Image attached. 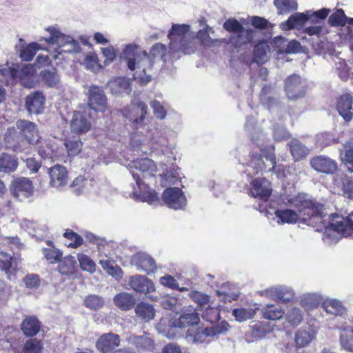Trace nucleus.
<instances>
[{
    "label": "nucleus",
    "mask_w": 353,
    "mask_h": 353,
    "mask_svg": "<svg viewBox=\"0 0 353 353\" xmlns=\"http://www.w3.org/2000/svg\"><path fill=\"white\" fill-rule=\"evenodd\" d=\"M227 328L224 326H212L208 327H190L186 334L187 340L192 343H208L209 338L215 336Z\"/></svg>",
    "instance_id": "nucleus-8"
},
{
    "label": "nucleus",
    "mask_w": 353,
    "mask_h": 353,
    "mask_svg": "<svg viewBox=\"0 0 353 353\" xmlns=\"http://www.w3.org/2000/svg\"><path fill=\"white\" fill-rule=\"evenodd\" d=\"M41 75L43 82L48 87H56L60 83V77L55 70H43Z\"/></svg>",
    "instance_id": "nucleus-47"
},
{
    "label": "nucleus",
    "mask_w": 353,
    "mask_h": 353,
    "mask_svg": "<svg viewBox=\"0 0 353 353\" xmlns=\"http://www.w3.org/2000/svg\"><path fill=\"white\" fill-rule=\"evenodd\" d=\"M274 146L268 152L261 150V154H253L248 163L245 172L248 176H253L262 171L276 170V159L273 150Z\"/></svg>",
    "instance_id": "nucleus-7"
},
{
    "label": "nucleus",
    "mask_w": 353,
    "mask_h": 353,
    "mask_svg": "<svg viewBox=\"0 0 353 353\" xmlns=\"http://www.w3.org/2000/svg\"><path fill=\"white\" fill-rule=\"evenodd\" d=\"M129 285L134 291L147 294L155 291L156 288L153 281L142 275H134L130 278Z\"/></svg>",
    "instance_id": "nucleus-20"
},
{
    "label": "nucleus",
    "mask_w": 353,
    "mask_h": 353,
    "mask_svg": "<svg viewBox=\"0 0 353 353\" xmlns=\"http://www.w3.org/2000/svg\"><path fill=\"white\" fill-rule=\"evenodd\" d=\"M340 341L341 346L345 350L353 352V329L343 330L340 335Z\"/></svg>",
    "instance_id": "nucleus-49"
},
{
    "label": "nucleus",
    "mask_w": 353,
    "mask_h": 353,
    "mask_svg": "<svg viewBox=\"0 0 353 353\" xmlns=\"http://www.w3.org/2000/svg\"><path fill=\"white\" fill-rule=\"evenodd\" d=\"M270 47L265 42L259 43L254 50V61L258 64H263L267 61L270 52Z\"/></svg>",
    "instance_id": "nucleus-42"
},
{
    "label": "nucleus",
    "mask_w": 353,
    "mask_h": 353,
    "mask_svg": "<svg viewBox=\"0 0 353 353\" xmlns=\"http://www.w3.org/2000/svg\"><path fill=\"white\" fill-rule=\"evenodd\" d=\"M76 263L75 258L72 256H67L61 261L58 267L59 271L62 274H68L74 270Z\"/></svg>",
    "instance_id": "nucleus-56"
},
{
    "label": "nucleus",
    "mask_w": 353,
    "mask_h": 353,
    "mask_svg": "<svg viewBox=\"0 0 353 353\" xmlns=\"http://www.w3.org/2000/svg\"><path fill=\"white\" fill-rule=\"evenodd\" d=\"M321 307L327 314L335 316L342 315L345 311L341 302L336 299H326L322 303Z\"/></svg>",
    "instance_id": "nucleus-38"
},
{
    "label": "nucleus",
    "mask_w": 353,
    "mask_h": 353,
    "mask_svg": "<svg viewBox=\"0 0 353 353\" xmlns=\"http://www.w3.org/2000/svg\"><path fill=\"white\" fill-rule=\"evenodd\" d=\"M291 154L295 161H299L309 153L308 148L298 139H293L289 143Z\"/></svg>",
    "instance_id": "nucleus-40"
},
{
    "label": "nucleus",
    "mask_w": 353,
    "mask_h": 353,
    "mask_svg": "<svg viewBox=\"0 0 353 353\" xmlns=\"http://www.w3.org/2000/svg\"><path fill=\"white\" fill-rule=\"evenodd\" d=\"M121 58L125 60L130 70H135L134 79L143 83L151 81V71L154 65L148 53L136 44H128L123 49Z\"/></svg>",
    "instance_id": "nucleus-3"
},
{
    "label": "nucleus",
    "mask_w": 353,
    "mask_h": 353,
    "mask_svg": "<svg viewBox=\"0 0 353 353\" xmlns=\"http://www.w3.org/2000/svg\"><path fill=\"white\" fill-rule=\"evenodd\" d=\"M328 21L332 26H341L344 28L347 23V17L345 14L343 10L339 9L330 15Z\"/></svg>",
    "instance_id": "nucleus-52"
},
{
    "label": "nucleus",
    "mask_w": 353,
    "mask_h": 353,
    "mask_svg": "<svg viewBox=\"0 0 353 353\" xmlns=\"http://www.w3.org/2000/svg\"><path fill=\"white\" fill-rule=\"evenodd\" d=\"M48 174L50 178V185L52 187L59 188L66 185L68 172L65 167L56 165L48 169Z\"/></svg>",
    "instance_id": "nucleus-23"
},
{
    "label": "nucleus",
    "mask_w": 353,
    "mask_h": 353,
    "mask_svg": "<svg viewBox=\"0 0 353 353\" xmlns=\"http://www.w3.org/2000/svg\"><path fill=\"white\" fill-rule=\"evenodd\" d=\"M41 49L37 43H30L28 45H22L19 50L20 57L23 61H28L32 59L36 52Z\"/></svg>",
    "instance_id": "nucleus-45"
},
{
    "label": "nucleus",
    "mask_w": 353,
    "mask_h": 353,
    "mask_svg": "<svg viewBox=\"0 0 353 353\" xmlns=\"http://www.w3.org/2000/svg\"><path fill=\"white\" fill-rule=\"evenodd\" d=\"M344 153L341 151V159L347 170L353 173V139L347 141L344 145Z\"/></svg>",
    "instance_id": "nucleus-36"
},
{
    "label": "nucleus",
    "mask_w": 353,
    "mask_h": 353,
    "mask_svg": "<svg viewBox=\"0 0 353 353\" xmlns=\"http://www.w3.org/2000/svg\"><path fill=\"white\" fill-rule=\"evenodd\" d=\"M99 264L106 272L114 277H122L123 271L121 268L115 263V261L107 255L100 254Z\"/></svg>",
    "instance_id": "nucleus-27"
},
{
    "label": "nucleus",
    "mask_w": 353,
    "mask_h": 353,
    "mask_svg": "<svg viewBox=\"0 0 353 353\" xmlns=\"http://www.w3.org/2000/svg\"><path fill=\"white\" fill-rule=\"evenodd\" d=\"M295 296L292 288L288 286L279 285V301L288 303L291 301Z\"/></svg>",
    "instance_id": "nucleus-57"
},
{
    "label": "nucleus",
    "mask_w": 353,
    "mask_h": 353,
    "mask_svg": "<svg viewBox=\"0 0 353 353\" xmlns=\"http://www.w3.org/2000/svg\"><path fill=\"white\" fill-rule=\"evenodd\" d=\"M33 185L32 181L25 177H19L12 182L11 191L16 197L28 198L33 193Z\"/></svg>",
    "instance_id": "nucleus-19"
},
{
    "label": "nucleus",
    "mask_w": 353,
    "mask_h": 353,
    "mask_svg": "<svg viewBox=\"0 0 353 353\" xmlns=\"http://www.w3.org/2000/svg\"><path fill=\"white\" fill-rule=\"evenodd\" d=\"M285 88L288 98L296 100L305 95L307 83L299 76L292 75L286 79Z\"/></svg>",
    "instance_id": "nucleus-13"
},
{
    "label": "nucleus",
    "mask_w": 353,
    "mask_h": 353,
    "mask_svg": "<svg viewBox=\"0 0 353 353\" xmlns=\"http://www.w3.org/2000/svg\"><path fill=\"white\" fill-rule=\"evenodd\" d=\"M120 337L118 334L110 332L102 334L96 342L97 349L103 353H112L119 346Z\"/></svg>",
    "instance_id": "nucleus-17"
},
{
    "label": "nucleus",
    "mask_w": 353,
    "mask_h": 353,
    "mask_svg": "<svg viewBox=\"0 0 353 353\" xmlns=\"http://www.w3.org/2000/svg\"><path fill=\"white\" fill-rule=\"evenodd\" d=\"M129 166L139 189L132 192L133 197L137 201L147 202L150 205L158 203L159 200L157 193L151 190L141 179H152L155 174L160 171L152 159L143 158L132 161Z\"/></svg>",
    "instance_id": "nucleus-2"
},
{
    "label": "nucleus",
    "mask_w": 353,
    "mask_h": 353,
    "mask_svg": "<svg viewBox=\"0 0 353 353\" xmlns=\"http://www.w3.org/2000/svg\"><path fill=\"white\" fill-rule=\"evenodd\" d=\"M84 64L87 69L96 72L101 68L97 55L94 53L88 54L84 60Z\"/></svg>",
    "instance_id": "nucleus-58"
},
{
    "label": "nucleus",
    "mask_w": 353,
    "mask_h": 353,
    "mask_svg": "<svg viewBox=\"0 0 353 353\" xmlns=\"http://www.w3.org/2000/svg\"><path fill=\"white\" fill-rule=\"evenodd\" d=\"M132 264L137 267V270L149 274L157 270L155 261L148 254L139 252L134 254L131 259Z\"/></svg>",
    "instance_id": "nucleus-16"
},
{
    "label": "nucleus",
    "mask_w": 353,
    "mask_h": 353,
    "mask_svg": "<svg viewBox=\"0 0 353 353\" xmlns=\"http://www.w3.org/2000/svg\"><path fill=\"white\" fill-rule=\"evenodd\" d=\"M65 147L69 156L75 157L78 155L82 150V142L79 139H69L65 141Z\"/></svg>",
    "instance_id": "nucleus-51"
},
{
    "label": "nucleus",
    "mask_w": 353,
    "mask_h": 353,
    "mask_svg": "<svg viewBox=\"0 0 353 353\" xmlns=\"http://www.w3.org/2000/svg\"><path fill=\"white\" fill-rule=\"evenodd\" d=\"M17 80L26 88H32L37 82L36 70L31 64H27L21 68L17 70Z\"/></svg>",
    "instance_id": "nucleus-22"
},
{
    "label": "nucleus",
    "mask_w": 353,
    "mask_h": 353,
    "mask_svg": "<svg viewBox=\"0 0 353 353\" xmlns=\"http://www.w3.org/2000/svg\"><path fill=\"white\" fill-rule=\"evenodd\" d=\"M162 199L168 208L174 210H181L186 205V198L178 188L165 189L162 194Z\"/></svg>",
    "instance_id": "nucleus-12"
},
{
    "label": "nucleus",
    "mask_w": 353,
    "mask_h": 353,
    "mask_svg": "<svg viewBox=\"0 0 353 353\" xmlns=\"http://www.w3.org/2000/svg\"><path fill=\"white\" fill-rule=\"evenodd\" d=\"M135 312L138 316L146 321L153 319L155 316L153 306L146 303H139L135 308Z\"/></svg>",
    "instance_id": "nucleus-43"
},
{
    "label": "nucleus",
    "mask_w": 353,
    "mask_h": 353,
    "mask_svg": "<svg viewBox=\"0 0 353 353\" xmlns=\"http://www.w3.org/2000/svg\"><path fill=\"white\" fill-rule=\"evenodd\" d=\"M285 315L286 321L293 327H297L303 319V313L298 307H292L288 310Z\"/></svg>",
    "instance_id": "nucleus-44"
},
{
    "label": "nucleus",
    "mask_w": 353,
    "mask_h": 353,
    "mask_svg": "<svg viewBox=\"0 0 353 353\" xmlns=\"http://www.w3.org/2000/svg\"><path fill=\"white\" fill-rule=\"evenodd\" d=\"M274 215L278 224L296 223L300 216L293 210L282 208L275 210Z\"/></svg>",
    "instance_id": "nucleus-28"
},
{
    "label": "nucleus",
    "mask_w": 353,
    "mask_h": 353,
    "mask_svg": "<svg viewBox=\"0 0 353 353\" xmlns=\"http://www.w3.org/2000/svg\"><path fill=\"white\" fill-rule=\"evenodd\" d=\"M16 268V259L4 252H0V269L8 273Z\"/></svg>",
    "instance_id": "nucleus-48"
},
{
    "label": "nucleus",
    "mask_w": 353,
    "mask_h": 353,
    "mask_svg": "<svg viewBox=\"0 0 353 353\" xmlns=\"http://www.w3.org/2000/svg\"><path fill=\"white\" fill-rule=\"evenodd\" d=\"M261 313L264 319L276 321L283 318L285 311L281 305H266L262 308Z\"/></svg>",
    "instance_id": "nucleus-34"
},
{
    "label": "nucleus",
    "mask_w": 353,
    "mask_h": 353,
    "mask_svg": "<svg viewBox=\"0 0 353 353\" xmlns=\"http://www.w3.org/2000/svg\"><path fill=\"white\" fill-rule=\"evenodd\" d=\"M40 342L36 339H29L25 344L24 353H41Z\"/></svg>",
    "instance_id": "nucleus-61"
},
{
    "label": "nucleus",
    "mask_w": 353,
    "mask_h": 353,
    "mask_svg": "<svg viewBox=\"0 0 353 353\" xmlns=\"http://www.w3.org/2000/svg\"><path fill=\"white\" fill-rule=\"evenodd\" d=\"M0 74L6 78L8 83H9L10 81H14L17 80V69L8 65L0 69Z\"/></svg>",
    "instance_id": "nucleus-63"
},
{
    "label": "nucleus",
    "mask_w": 353,
    "mask_h": 353,
    "mask_svg": "<svg viewBox=\"0 0 353 353\" xmlns=\"http://www.w3.org/2000/svg\"><path fill=\"white\" fill-rule=\"evenodd\" d=\"M78 260L80 267L83 270L87 271L90 273L95 272L96 264L88 256L84 254H79Z\"/></svg>",
    "instance_id": "nucleus-55"
},
{
    "label": "nucleus",
    "mask_w": 353,
    "mask_h": 353,
    "mask_svg": "<svg viewBox=\"0 0 353 353\" xmlns=\"http://www.w3.org/2000/svg\"><path fill=\"white\" fill-rule=\"evenodd\" d=\"M311 17L310 12H306V13L296 12L291 15L288 21L283 24V28L285 30L300 29Z\"/></svg>",
    "instance_id": "nucleus-29"
},
{
    "label": "nucleus",
    "mask_w": 353,
    "mask_h": 353,
    "mask_svg": "<svg viewBox=\"0 0 353 353\" xmlns=\"http://www.w3.org/2000/svg\"><path fill=\"white\" fill-rule=\"evenodd\" d=\"M48 248H44L42 250L45 259L52 264L61 261L63 256L62 252L56 248L51 241H48Z\"/></svg>",
    "instance_id": "nucleus-41"
},
{
    "label": "nucleus",
    "mask_w": 353,
    "mask_h": 353,
    "mask_svg": "<svg viewBox=\"0 0 353 353\" xmlns=\"http://www.w3.org/2000/svg\"><path fill=\"white\" fill-rule=\"evenodd\" d=\"M232 315L239 322H243L252 319L255 315V309L252 308H236L232 311Z\"/></svg>",
    "instance_id": "nucleus-50"
},
{
    "label": "nucleus",
    "mask_w": 353,
    "mask_h": 353,
    "mask_svg": "<svg viewBox=\"0 0 353 353\" xmlns=\"http://www.w3.org/2000/svg\"><path fill=\"white\" fill-rule=\"evenodd\" d=\"M210 32H213V30L208 26L203 30H200L196 34V38L200 41L201 45H209L213 40L210 37Z\"/></svg>",
    "instance_id": "nucleus-60"
},
{
    "label": "nucleus",
    "mask_w": 353,
    "mask_h": 353,
    "mask_svg": "<svg viewBox=\"0 0 353 353\" xmlns=\"http://www.w3.org/2000/svg\"><path fill=\"white\" fill-rule=\"evenodd\" d=\"M199 321V316L195 311L185 312L180 316L175 326L179 327H194V325H197Z\"/></svg>",
    "instance_id": "nucleus-35"
},
{
    "label": "nucleus",
    "mask_w": 353,
    "mask_h": 353,
    "mask_svg": "<svg viewBox=\"0 0 353 353\" xmlns=\"http://www.w3.org/2000/svg\"><path fill=\"white\" fill-rule=\"evenodd\" d=\"M316 336V331L311 327L307 326L305 329L299 330L295 336V342L299 347L307 345Z\"/></svg>",
    "instance_id": "nucleus-32"
},
{
    "label": "nucleus",
    "mask_w": 353,
    "mask_h": 353,
    "mask_svg": "<svg viewBox=\"0 0 353 353\" xmlns=\"http://www.w3.org/2000/svg\"><path fill=\"white\" fill-rule=\"evenodd\" d=\"M18 166L17 159L10 154H0V172L10 173L14 172Z\"/></svg>",
    "instance_id": "nucleus-39"
},
{
    "label": "nucleus",
    "mask_w": 353,
    "mask_h": 353,
    "mask_svg": "<svg viewBox=\"0 0 353 353\" xmlns=\"http://www.w3.org/2000/svg\"><path fill=\"white\" fill-rule=\"evenodd\" d=\"M353 231V212L345 219L341 218L334 222L332 219L329 225L325 226L323 233V241L331 245L339 241L341 236H348Z\"/></svg>",
    "instance_id": "nucleus-5"
},
{
    "label": "nucleus",
    "mask_w": 353,
    "mask_h": 353,
    "mask_svg": "<svg viewBox=\"0 0 353 353\" xmlns=\"http://www.w3.org/2000/svg\"><path fill=\"white\" fill-rule=\"evenodd\" d=\"M353 97L345 93L342 94L338 99L336 109L339 114L345 121H350L353 117Z\"/></svg>",
    "instance_id": "nucleus-21"
},
{
    "label": "nucleus",
    "mask_w": 353,
    "mask_h": 353,
    "mask_svg": "<svg viewBox=\"0 0 353 353\" xmlns=\"http://www.w3.org/2000/svg\"><path fill=\"white\" fill-rule=\"evenodd\" d=\"M189 295L190 297L201 307L208 305L210 297L207 294L198 291H192Z\"/></svg>",
    "instance_id": "nucleus-59"
},
{
    "label": "nucleus",
    "mask_w": 353,
    "mask_h": 353,
    "mask_svg": "<svg viewBox=\"0 0 353 353\" xmlns=\"http://www.w3.org/2000/svg\"><path fill=\"white\" fill-rule=\"evenodd\" d=\"M45 97L40 92L29 94L26 99V108L30 114H38L43 110Z\"/></svg>",
    "instance_id": "nucleus-24"
},
{
    "label": "nucleus",
    "mask_w": 353,
    "mask_h": 353,
    "mask_svg": "<svg viewBox=\"0 0 353 353\" xmlns=\"http://www.w3.org/2000/svg\"><path fill=\"white\" fill-rule=\"evenodd\" d=\"M274 4L280 13L290 12L297 9L296 0H274Z\"/></svg>",
    "instance_id": "nucleus-54"
},
{
    "label": "nucleus",
    "mask_w": 353,
    "mask_h": 353,
    "mask_svg": "<svg viewBox=\"0 0 353 353\" xmlns=\"http://www.w3.org/2000/svg\"><path fill=\"white\" fill-rule=\"evenodd\" d=\"M162 172L159 173L157 179H159L160 185L167 186L174 183L175 177L173 173L168 170V167L165 163H161L159 164Z\"/></svg>",
    "instance_id": "nucleus-46"
},
{
    "label": "nucleus",
    "mask_w": 353,
    "mask_h": 353,
    "mask_svg": "<svg viewBox=\"0 0 353 353\" xmlns=\"http://www.w3.org/2000/svg\"><path fill=\"white\" fill-rule=\"evenodd\" d=\"M190 26L185 24H173L168 32L170 40L169 52L166 46L161 43L154 44L148 54L154 64L162 61L177 59L181 54H190L195 52L196 43L194 35L190 32Z\"/></svg>",
    "instance_id": "nucleus-1"
},
{
    "label": "nucleus",
    "mask_w": 353,
    "mask_h": 353,
    "mask_svg": "<svg viewBox=\"0 0 353 353\" xmlns=\"http://www.w3.org/2000/svg\"><path fill=\"white\" fill-rule=\"evenodd\" d=\"M108 86L111 92L115 94L123 93L128 94L132 90L130 80L124 77H117L110 81Z\"/></svg>",
    "instance_id": "nucleus-25"
},
{
    "label": "nucleus",
    "mask_w": 353,
    "mask_h": 353,
    "mask_svg": "<svg viewBox=\"0 0 353 353\" xmlns=\"http://www.w3.org/2000/svg\"><path fill=\"white\" fill-rule=\"evenodd\" d=\"M250 192L253 197L267 201L272 193L270 183L263 178L255 179L250 183Z\"/></svg>",
    "instance_id": "nucleus-15"
},
{
    "label": "nucleus",
    "mask_w": 353,
    "mask_h": 353,
    "mask_svg": "<svg viewBox=\"0 0 353 353\" xmlns=\"http://www.w3.org/2000/svg\"><path fill=\"white\" fill-rule=\"evenodd\" d=\"M114 303L118 307L128 310L134 305L135 299L129 293L121 292L114 296Z\"/></svg>",
    "instance_id": "nucleus-37"
},
{
    "label": "nucleus",
    "mask_w": 353,
    "mask_h": 353,
    "mask_svg": "<svg viewBox=\"0 0 353 353\" xmlns=\"http://www.w3.org/2000/svg\"><path fill=\"white\" fill-rule=\"evenodd\" d=\"M47 30L50 37L43 39L50 44L57 45V48L52 57L54 60L63 59V53H77L80 51L79 43L70 36L62 34L55 27H49Z\"/></svg>",
    "instance_id": "nucleus-4"
},
{
    "label": "nucleus",
    "mask_w": 353,
    "mask_h": 353,
    "mask_svg": "<svg viewBox=\"0 0 353 353\" xmlns=\"http://www.w3.org/2000/svg\"><path fill=\"white\" fill-rule=\"evenodd\" d=\"M104 303L103 299L95 294L87 296L84 299L85 305L90 310H99L104 305Z\"/></svg>",
    "instance_id": "nucleus-53"
},
{
    "label": "nucleus",
    "mask_w": 353,
    "mask_h": 353,
    "mask_svg": "<svg viewBox=\"0 0 353 353\" xmlns=\"http://www.w3.org/2000/svg\"><path fill=\"white\" fill-rule=\"evenodd\" d=\"M16 125L21 137L30 144L34 145L39 141L40 136L37 125L34 123L28 120H18Z\"/></svg>",
    "instance_id": "nucleus-14"
},
{
    "label": "nucleus",
    "mask_w": 353,
    "mask_h": 353,
    "mask_svg": "<svg viewBox=\"0 0 353 353\" xmlns=\"http://www.w3.org/2000/svg\"><path fill=\"white\" fill-rule=\"evenodd\" d=\"M88 108H85L90 112L91 110L104 112L108 108L107 98L103 90L96 85H92L88 90Z\"/></svg>",
    "instance_id": "nucleus-10"
},
{
    "label": "nucleus",
    "mask_w": 353,
    "mask_h": 353,
    "mask_svg": "<svg viewBox=\"0 0 353 353\" xmlns=\"http://www.w3.org/2000/svg\"><path fill=\"white\" fill-rule=\"evenodd\" d=\"M129 341L138 350L152 351L154 349V340L148 333H145L142 336H132L129 338Z\"/></svg>",
    "instance_id": "nucleus-26"
},
{
    "label": "nucleus",
    "mask_w": 353,
    "mask_h": 353,
    "mask_svg": "<svg viewBox=\"0 0 353 353\" xmlns=\"http://www.w3.org/2000/svg\"><path fill=\"white\" fill-rule=\"evenodd\" d=\"M223 28L227 31L232 33V34H234L241 30L243 27L242 25L234 19H230L225 21L223 23Z\"/></svg>",
    "instance_id": "nucleus-62"
},
{
    "label": "nucleus",
    "mask_w": 353,
    "mask_h": 353,
    "mask_svg": "<svg viewBox=\"0 0 353 353\" xmlns=\"http://www.w3.org/2000/svg\"><path fill=\"white\" fill-rule=\"evenodd\" d=\"M284 204L292 206L297 209L300 216L303 219L311 217L322 218L320 212L322 205H319L310 200L306 194L299 193L293 196H284L282 199Z\"/></svg>",
    "instance_id": "nucleus-6"
},
{
    "label": "nucleus",
    "mask_w": 353,
    "mask_h": 353,
    "mask_svg": "<svg viewBox=\"0 0 353 353\" xmlns=\"http://www.w3.org/2000/svg\"><path fill=\"white\" fill-rule=\"evenodd\" d=\"M310 165L317 172L333 174L337 170V163L325 156H316L311 159Z\"/></svg>",
    "instance_id": "nucleus-18"
},
{
    "label": "nucleus",
    "mask_w": 353,
    "mask_h": 353,
    "mask_svg": "<svg viewBox=\"0 0 353 353\" xmlns=\"http://www.w3.org/2000/svg\"><path fill=\"white\" fill-rule=\"evenodd\" d=\"M322 299L320 295L314 293H307L303 294L300 298V305L306 311L309 312L316 308Z\"/></svg>",
    "instance_id": "nucleus-33"
},
{
    "label": "nucleus",
    "mask_w": 353,
    "mask_h": 353,
    "mask_svg": "<svg viewBox=\"0 0 353 353\" xmlns=\"http://www.w3.org/2000/svg\"><path fill=\"white\" fill-rule=\"evenodd\" d=\"M148 112L147 105L137 99L122 111L123 115L137 125H141Z\"/></svg>",
    "instance_id": "nucleus-11"
},
{
    "label": "nucleus",
    "mask_w": 353,
    "mask_h": 353,
    "mask_svg": "<svg viewBox=\"0 0 353 353\" xmlns=\"http://www.w3.org/2000/svg\"><path fill=\"white\" fill-rule=\"evenodd\" d=\"M91 112L85 108L74 111L70 121V130L77 134L87 133L92 128Z\"/></svg>",
    "instance_id": "nucleus-9"
},
{
    "label": "nucleus",
    "mask_w": 353,
    "mask_h": 353,
    "mask_svg": "<svg viewBox=\"0 0 353 353\" xmlns=\"http://www.w3.org/2000/svg\"><path fill=\"white\" fill-rule=\"evenodd\" d=\"M254 31L252 29L243 28L234 34L230 37V42L235 47H240L251 42L253 38Z\"/></svg>",
    "instance_id": "nucleus-30"
},
{
    "label": "nucleus",
    "mask_w": 353,
    "mask_h": 353,
    "mask_svg": "<svg viewBox=\"0 0 353 353\" xmlns=\"http://www.w3.org/2000/svg\"><path fill=\"white\" fill-rule=\"evenodd\" d=\"M41 324L36 316H28L21 323V330L27 336H35L40 330Z\"/></svg>",
    "instance_id": "nucleus-31"
},
{
    "label": "nucleus",
    "mask_w": 353,
    "mask_h": 353,
    "mask_svg": "<svg viewBox=\"0 0 353 353\" xmlns=\"http://www.w3.org/2000/svg\"><path fill=\"white\" fill-rule=\"evenodd\" d=\"M150 105L153 109V113L157 118L159 119H163L165 118L167 114L166 111L159 101L157 100L152 101L150 102Z\"/></svg>",
    "instance_id": "nucleus-64"
}]
</instances>
